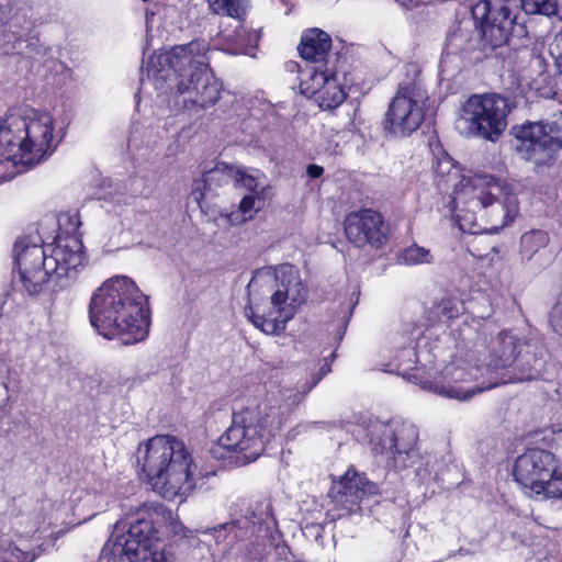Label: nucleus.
Wrapping results in <instances>:
<instances>
[{
  "mask_svg": "<svg viewBox=\"0 0 562 562\" xmlns=\"http://www.w3.org/2000/svg\"><path fill=\"white\" fill-rule=\"evenodd\" d=\"M544 347L531 340L519 339L517 360L512 371L513 383L537 379L543 364Z\"/></svg>",
  "mask_w": 562,
  "mask_h": 562,
  "instance_id": "a211bd4d",
  "label": "nucleus"
},
{
  "mask_svg": "<svg viewBox=\"0 0 562 562\" xmlns=\"http://www.w3.org/2000/svg\"><path fill=\"white\" fill-rule=\"evenodd\" d=\"M376 491V484L370 482L364 473L348 469L339 481L333 483L328 495L335 509H342L346 515H350L360 508L366 496L373 495Z\"/></svg>",
  "mask_w": 562,
  "mask_h": 562,
  "instance_id": "f3484780",
  "label": "nucleus"
},
{
  "mask_svg": "<svg viewBox=\"0 0 562 562\" xmlns=\"http://www.w3.org/2000/svg\"><path fill=\"white\" fill-rule=\"evenodd\" d=\"M405 77L398 82L384 114L383 128L394 136H409L423 124L429 103L422 68L415 63L404 67Z\"/></svg>",
  "mask_w": 562,
  "mask_h": 562,
  "instance_id": "1a4fd4ad",
  "label": "nucleus"
},
{
  "mask_svg": "<svg viewBox=\"0 0 562 562\" xmlns=\"http://www.w3.org/2000/svg\"><path fill=\"white\" fill-rule=\"evenodd\" d=\"M195 464L184 442L171 435H158L146 442L142 471L154 491L175 499L195 488Z\"/></svg>",
  "mask_w": 562,
  "mask_h": 562,
  "instance_id": "0eeeda50",
  "label": "nucleus"
},
{
  "mask_svg": "<svg viewBox=\"0 0 562 562\" xmlns=\"http://www.w3.org/2000/svg\"><path fill=\"white\" fill-rule=\"evenodd\" d=\"M133 517L120 553L126 555L130 562H137L140 553L148 552L160 540L161 528L172 514L162 504L144 503L136 508Z\"/></svg>",
  "mask_w": 562,
  "mask_h": 562,
  "instance_id": "9d476101",
  "label": "nucleus"
},
{
  "mask_svg": "<svg viewBox=\"0 0 562 562\" xmlns=\"http://www.w3.org/2000/svg\"><path fill=\"white\" fill-rule=\"evenodd\" d=\"M546 497L562 499V465L557 459V465L549 472L543 481V493Z\"/></svg>",
  "mask_w": 562,
  "mask_h": 562,
  "instance_id": "bb28decb",
  "label": "nucleus"
},
{
  "mask_svg": "<svg viewBox=\"0 0 562 562\" xmlns=\"http://www.w3.org/2000/svg\"><path fill=\"white\" fill-rule=\"evenodd\" d=\"M463 181L462 191L473 206L485 209L498 203L504 215L502 226L514 220L518 212V199L509 183L487 173H474L468 179L463 177L460 183Z\"/></svg>",
  "mask_w": 562,
  "mask_h": 562,
  "instance_id": "ddd939ff",
  "label": "nucleus"
},
{
  "mask_svg": "<svg viewBox=\"0 0 562 562\" xmlns=\"http://www.w3.org/2000/svg\"><path fill=\"white\" fill-rule=\"evenodd\" d=\"M335 357H336V351H333V352L330 353V358H331V359H334Z\"/></svg>",
  "mask_w": 562,
  "mask_h": 562,
  "instance_id": "79ce46f5",
  "label": "nucleus"
},
{
  "mask_svg": "<svg viewBox=\"0 0 562 562\" xmlns=\"http://www.w3.org/2000/svg\"><path fill=\"white\" fill-rule=\"evenodd\" d=\"M63 218L59 220V229L57 235L54 238L52 244H57L58 239L61 238H76L80 243L79 252L81 255V266L87 261V255L85 252V246L81 238V233L79 232L81 222L78 214L67 215L65 218V223L61 222Z\"/></svg>",
  "mask_w": 562,
  "mask_h": 562,
  "instance_id": "393cba45",
  "label": "nucleus"
},
{
  "mask_svg": "<svg viewBox=\"0 0 562 562\" xmlns=\"http://www.w3.org/2000/svg\"><path fill=\"white\" fill-rule=\"evenodd\" d=\"M138 560H142L143 562H173L168 558L165 551L156 550H149L148 552L140 553Z\"/></svg>",
  "mask_w": 562,
  "mask_h": 562,
  "instance_id": "f704fd0d",
  "label": "nucleus"
},
{
  "mask_svg": "<svg viewBox=\"0 0 562 562\" xmlns=\"http://www.w3.org/2000/svg\"><path fill=\"white\" fill-rule=\"evenodd\" d=\"M457 223L461 231L469 232L474 236L468 241V251L477 259L486 258L492 251H495V246L492 245L487 238L482 235H476V225L474 223V213L465 212L464 214H456Z\"/></svg>",
  "mask_w": 562,
  "mask_h": 562,
  "instance_id": "412c9836",
  "label": "nucleus"
},
{
  "mask_svg": "<svg viewBox=\"0 0 562 562\" xmlns=\"http://www.w3.org/2000/svg\"><path fill=\"white\" fill-rule=\"evenodd\" d=\"M549 241V236L543 231H531L528 233H525L521 236L520 245L521 250L526 255H533L537 252L540 248H543L547 246Z\"/></svg>",
  "mask_w": 562,
  "mask_h": 562,
  "instance_id": "cd10ccee",
  "label": "nucleus"
},
{
  "mask_svg": "<svg viewBox=\"0 0 562 562\" xmlns=\"http://www.w3.org/2000/svg\"><path fill=\"white\" fill-rule=\"evenodd\" d=\"M243 183L250 188L255 183V178L246 175L243 169L235 168L225 162H217L216 166L203 175V181L205 186H211L213 181H216L218 186L222 183H228L229 181Z\"/></svg>",
  "mask_w": 562,
  "mask_h": 562,
  "instance_id": "4be33fe9",
  "label": "nucleus"
},
{
  "mask_svg": "<svg viewBox=\"0 0 562 562\" xmlns=\"http://www.w3.org/2000/svg\"><path fill=\"white\" fill-rule=\"evenodd\" d=\"M211 50L205 40H194L177 45L162 56L164 64L157 70V80L167 83L166 89L183 95L184 108L209 109L221 99L223 83L209 65Z\"/></svg>",
  "mask_w": 562,
  "mask_h": 562,
  "instance_id": "7ed1b4c3",
  "label": "nucleus"
},
{
  "mask_svg": "<svg viewBox=\"0 0 562 562\" xmlns=\"http://www.w3.org/2000/svg\"><path fill=\"white\" fill-rule=\"evenodd\" d=\"M555 465L554 453L540 448H529L515 460L513 475L528 493L541 495L543 481Z\"/></svg>",
  "mask_w": 562,
  "mask_h": 562,
  "instance_id": "dca6fc26",
  "label": "nucleus"
},
{
  "mask_svg": "<svg viewBox=\"0 0 562 562\" xmlns=\"http://www.w3.org/2000/svg\"><path fill=\"white\" fill-rule=\"evenodd\" d=\"M323 85L316 91V100L323 110L338 108L347 98V93L337 79L336 71L325 68L319 74Z\"/></svg>",
  "mask_w": 562,
  "mask_h": 562,
  "instance_id": "aec40b11",
  "label": "nucleus"
},
{
  "mask_svg": "<svg viewBox=\"0 0 562 562\" xmlns=\"http://www.w3.org/2000/svg\"><path fill=\"white\" fill-rule=\"evenodd\" d=\"M331 37L322 29L305 30L300 38L297 50L302 59L311 63L326 61L331 49Z\"/></svg>",
  "mask_w": 562,
  "mask_h": 562,
  "instance_id": "6ab92c4d",
  "label": "nucleus"
},
{
  "mask_svg": "<svg viewBox=\"0 0 562 562\" xmlns=\"http://www.w3.org/2000/svg\"><path fill=\"white\" fill-rule=\"evenodd\" d=\"M430 259L431 255L429 250L418 245L406 247L398 256L400 262L408 266L427 263L430 262Z\"/></svg>",
  "mask_w": 562,
  "mask_h": 562,
  "instance_id": "c756f323",
  "label": "nucleus"
},
{
  "mask_svg": "<svg viewBox=\"0 0 562 562\" xmlns=\"http://www.w3.org/2000/svg\"><path fill=\"white\" fill-rule=\"evenodd\" d=\"M151 15H154V12H150V13H149V12H146V19H147V21L149 20V16H151Z\"/></svg>",
  "mask_w": 562,
  "mask_h": 562,
  "instance_id": "58836bf2",
  "label": "nucleus"
},
{
  "mask_svg": "<svg viewBox=\"0 0 562 562\" xmlns=\"http://www.w3.org/2000/svg\"><path fill=\"white\" fill-rule=\"evenodd\" d=\"M151 15H154V12H150V13H149V12H146V19H147V21L149 20V16H151Z\"/></svg>",
  "mask_w": 562,
  "mask_h": 562,
  "instance_id": "ea45409f",
  "label": "nucleus"
},
{
  "mask_svg": "<svg viewBox=\"0 0 562 562\" xmlns=\"http://www.w3.org/2000/svg\"><path fill=\"white\" fill-rule=\"evenodd\" d=\"M258 198L255 194H246L239 202L238 210L243 214L244 220L252 218V212L258 211L255 209Z\"/></svg>",
  "mask_w": 562,
  "mask_h": 562,
  "instance_id": "72a5a7b5",
  "label": "nucleus"
},
{
  "mask_svg": "<svg viewBox=\"0 0 562 562\" xmlns=\"http://www.w3.org/2000/svg\"><path fill=\"white\" fill-rule=\"evenodd\" d=\"M306 173L312 179L321 178L324 173V168L319 165L311 164L306 168Z\"/></svg>",
  "mask_w": 562,
  "mask_h": 562,
  "instance_id": "e433bc0d",
  "label": "nucleus"
},
{
  "mask_svg": "<svg viewBox=\"0 0 562 562\" xmlns=\"http://www.w3.org/2000/svg\"><path fill=\"white\" fill-rule=\"evenodd\" d=\"M54 120L42 113L34 117L22 116L9 111L0 119V146L7 164H11L15 175L23 173L47 159L56 150Z\"/></svg>",
  "mask_w": 562,
  "mask_h": 562,
  "instance_id": "423d86ee",
  "label": "nucleus"
},
{
  "mask_svg": "<svg viewBox=\"0 0 562 562\" xmlns=\"http://www.w3.org/2000/svg\"><path fill=\"white\" fill-rule=\"evenodd\" d=\"M554 128L542 122H526L514 126L516 150L525 160L538 167L549 165L554 159V151L562 148V139L553 135Z\"/></svg>",
  "mask_w": 562,
  "mask_h": 562,
  "instance_id": "2eb2a0df",
  "label": "nucleus"
},
{
  "mask_svg": "<svg viewBox=\"0 0 562 562\" xmlns=\"http://www.w3.org/2000/svg\"><path fill=\"white\" fill-rule=\"evenodd\" d=\"M269 520L266 521V533L265 537L276 552L279 555H286L290 553V547L286 544L284 540L283 532L278 527V521L273 515H268Z\"/></svg>",
  "mask_w": 562,
  "mask_h": 562,
  "instance_id": "a878e982",
  "label": "nucleus"
},
{
  "mask_svg": "<svg viewBox=\"0 0 562 562\" xmlns=\"http://www.w3.org/2000/svg\"><path fill=\"white\" fill-rule=\"evenodd\" d=\"M151 15H154V12H150V13H149V12H146V19H147V21L149 20V16H151Z\"/></svg>",
  "mask_w": 562,
  "mask_h": 562,
  "instance_id": "a19ab883",
  "label": "nucleus"
},
{
  "mask_svg": "<svg viewBox=\"0 0 562 562\" xmlns=\"http://www.w3.org/2000/svg\"><path fill=\"white\" fill-rule=\"evenodd\" d=\"M519 339L512 330H503L490 340L484 363L469 369L447 366L441 376L424 382L423 387L465 401L483 391L513 383Z\"/></svg>",
  "mask_w": 562,
  "mask_h": 562,
  "instance_id": "f03ea898",
  "label": "nucleus"
},
{
  "mask_svg": "<svg viewBox=\"0 0 562 562\" xmlns=\"http://www.w3.org/2000/svg\"><path fill=\"white\" fill-rule=\"evenodd\" d=\"M507 98L498 93L472 94L462 105L469 128L484 139L495 142L507 127Z\"/></svg>",
  "mask_w": 562,
  "mask_h": 562,
  "instance_id": "9b49d317",
  "label": "nucleus"
},
{
  "mask_svg": "<svg viewBox=\"0 0 562 562\" xmlns=\"http://www.w3.org/2000/svg\"><path fill=\"white\" fill-rule=\"evenodd\" d=\"M395 1L401 3L403 7H406V8H415V7H418L422 3H427L430 0H395Z\"/></svg>",
  "mask_w": 562,
  "mask_h": 562,
  "instance_id": "4c0bfd02",
  "label": "nucleus"
},
{
  "mask_svg": "<svg viewBox=\"0 0 562 562\" xmlns=\"http://www.w3.org/2000/svg\"><path fill=\"white\" fill-rule=\"evenodd\" d=\"M477 34V49L485 57L502 58L516 66L521 55H529L528 46L510 47L516 18L508 0H480L471 10Z\"/></svg>",
  "mask_w": 562,
  "mask_h": 562,
  "instance_id": "6e6552de",
  "label": "nucleus"
},
{
  "mask_svg": "<svg viewBox=\"0 0 562 562\" xmlns=\"http://www.w3.org/2000/svg\"><path fill=\"white\" fill-rule=\"evenodd\" d=\"M293 408L286 405L260 403L233 413L231 426L217 442L227 452L241 456L252 462L262 456L276 437L290 422Z\"/></svg>",
  "mask_w": 562,
  "mask_h": 562,
  "instance_id": "39448f33",
  "label": "nucleus"
},
{
  "mask_svg": "<svg viewBox=\"0 0 562 562\" xmlns=\"http://www.w3.org/2000/svg\"><path fill=\"white\" fill-rule=\"evenodd\" d=\"M521 9L527 14H543L551 16L558 12L557 0H520Z\"/></svg>",
  "mask_w": 562,
  "mask_h": 562,
  "instance_id": "c85d7f7f",
  "label": "nucleus"
},
{
  "mask_svg": "<svg viewBox=\"0 0 562 562\" xmlns=\"http://www.w3.org/2000/svg\"><path fill=\"white\" fill-rule=\"evenodd\" d=\"M391 441H392V445H391L390 449L394 456L402 454V453H408V451L411 449V445L401 443L398 432L392 434Z\"/></svg>",
  "mask_w": 562,
  "mask_h": 562,
  "instance_id": "c9c22d12",
  "label": "nucleus"
},
{
  "mask_svg": "<svg viewBox=\"0 0 562 562\" xmlns=\"http://www.w3.org/2000/svg\"><path fill=\"white\" fill-rule=\"evenodd\" d=\"M80 243L76 238H59L57 244L36 245L18 240L14 244L15 261L25 291L37 295L50 288L57 292L59 281L81 266Z\"/></svg>",
  "mask_w": 562,
  "mask_h": 562,
  "instance_id": "20e7f679",
  "label": "nucleus"
},
{
  "mask_svg": "<svg viewBox=\"0 0 562 562\" xmlns=\"http://www.w3.org/2000/svg\"><path fill=\"white\" fill-rule=\"evenodd\" d=\"M252 283L248 284V303L245 306V315L251 324L267 335H280L285 330L286 323L292 314L286 313L284 304L289 299V290L282 284L273 290V284L265 285L268 297H258L252 292Z\"/></svg>",
  "mask_w": 562,
  "mask_h": 562,
  "instance_id": "f8f14e48",
  "label": "nucleus"
},
{
  "mask_svg": "<svg viewBox=\"0 0 562 562\" xmlns=\"http://www.w3.org/2000/svg\"><path fill=\"white\" fill-rule=\"evenodd\" d=\"M211 11L218 15L237 21H245L249 9V0H207Z\"/></svg>",
  "mask_w": 562,
  "mask_h": 562,
  "instance_id": "5701e85b",
  "label": "nucleus"
},
{
  "mask_svg": "<svg viewBox=\"0 0 562 562\" xmlns=\"http://www.w3.org/2000/svg\"><path fill=\"white\" fill-rule=\"evenodd\" d=\"M88 314L91 326L105 339L134 345L148 336V296L127 277L116 276L104 281L92 293Z\"/></svg>",
  "mask_w": 562,
  "mask_h": 562,
  "instance_id": "f257e3e1",
  "label": "nucleus"
},
{
  "mask_svg": "<svg viewBox=\"0 0 562 562\" xmlns=\"http://www.w3.org/2000/svg\"><path fill=\"white\" fill-rule=\"evenodd\" d=\"M432 170L438 178L439 183H449L458 180L461 176V169L454 159L443 151L437 156L432 162Z\"/></svg>",
  "mask_w": 562,
  "mask_h": 562,
  "instance_id": "b1692460",
  "label": "nucleus"
},
{
  "mask_svg": "<svg viewBox=\"0 0 562 562\" xmlns=\"http://www.w3.org/2000/svg\"><path fill=\"white\" fill-rule=\"evenodd\" d=\"M342 231L347 241L357 249L381 250L390 237L385 216L373 207L348 212L342 220Z\"/></svg>",
  "mask_w": 562,
  "mask_h": 562,
  "instance_id": "4468645a",
  "label": "nucleus"
},
{
  "mask_svg": "<svg viewBox=\"0 0 562 562\" xmlns=\"http://www.w3.org/2000/svg\"><path fill=\"white\" fill-rule=\"evenodd\" d=\"M439 317L446 318L447 321L454 319L459 316L460 312L458 305L452 300H442L438 305Z\"/></svg>",
  "mask_w": 562,
  "mask_h": 562,
  "instance_id": "473e14b6",
  "label": "nucleus"
},
{
  "mask_svg": "<svg viewBox=\"0 0 562 562\" xmlns=\"http://www.w3.org/2000/svg\"><path fill=\"white\" fill-rule=\"evenodd\" d=\"M549 324L554 333L562 336V289L549 312Z\"/></svg>",
  "mask_w": 562,
  "mask_h": 562,
  "instance_id": "2f4dec72",
  "label": "nucleus"
},
{
  "mask_svg": "<svg viewBox=\"0 0 562 562\" xmlns=\"http://www.w3.org/2000/svg\"><path fill=\"white\" fill-rule=\"evenodd\" d=\"M183 281L186 283V293L192 300L205 290V286L203 285V274L200 271L190 272L183 278Z\"/></svg>",
  "mask_w": 562,
  "mask_h": 562,
  "instance_id": "7c9ffc66",
  "label": "nucleus"
}]
</instances>
